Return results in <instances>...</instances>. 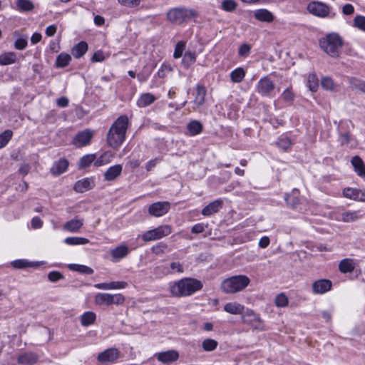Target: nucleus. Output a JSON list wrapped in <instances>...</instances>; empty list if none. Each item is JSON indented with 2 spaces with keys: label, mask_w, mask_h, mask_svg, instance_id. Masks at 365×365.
<instances>
[{
  "label": "nucleus",
  "mask_w": 365,
  "mask_h": 365,
  "mask_svg": "<svg viewBox=\"0 0 365 365\" xmlns=\"http://www.w3.org/2000/svg\"><path fill=\"white\" fill-rule=\"evenodd\" d=\"M129 119L127 115L119 116L109 128L106 141L109 147L118 150L125 140L126 132L128 128Z\"/></svg>",
  "instance_id": "obj_1"
},
{
  "label": "nucleus",
  "mask_w": 365,
  "mask_h": 365,
  "mask_svg": "<svg viewBox=\"0 0 365 365\" xmlns=\"http://www.w3.org/2000/svg\"><path fill=\"white\" fill-rule=\"evenodd\" d=\"M202 287V282L197 279L184 278L170 285V291L173 297H187L200 290Z\"/></svg>",
  "instance_id": "obj_2"
},
{
  "label": "nucleus",
  "mask_w": 365,
  "mask_h": 365,
  "mask_svg": "<svg viewBox=\"0 0 365 365\" xmlns=\"http://www.w3.org/2000/svg\"><path fill=\"white\" fill-rule=\"evenodd\" d=\"M250 283V279L243 274L235 275L224 279L220 285L225 294H235L244 290Z\"/></svg>",
  "instance_id": "obj_3"
},
{
  "label": "nucleus",
  "mask_w": 365,
  "mask_h": 365,
  "mask_svg": "<svg viewBox=\"0 0 365 365\" xmlns=\"http://www.w3.org/2000/svg\"><path fill=\"white\" fill-rule=\"evenodd\" d=\"M344 44L342 38L336 33L327 34L319 40L321 48L331 57H338Z\"/></svg>",
  "instance_id": "obj_4"
},
{
  "label": "nucleus",
  "mask_w": 365,
  "mask_h": 365,
  "mask_svg": "<svg viewBox=\"0 0 365 365\" xmlns=\"http://www.w3.org/2000/svg\"><path fill=\"white\" fill-rule=\"evenodd\" d=\"M197 11L186 7H175L170 9L167 13V19L173 24L181 25L192 18L197 17Z\"/></svg>",
  "instance_id": "obj_5"
},
{
  "label": "nucleus",
  "mask_w": 365,
  "mask_h": 365,
  "mask_svg": "<svg viewBox=\"0 0 365 365\" xmlns=\"http://www.w3.org/2000/svg\"><path fill=\"white\" fill-rule=\"evenodd\" d=\"M124 301L125 297L121 294L98 293L95 297V302L98 305H120L123 304Z\"/></svg>",
  "instance_id": "obj_6"
},
{
  "label": "nucleus",
  "mask_w": 365,
  "mask_h": 365,
  "mask_svg": "<svg viewBox=\"0 0 365 365\" xmlns=\"http://www.w3.org/2000/svg\"><path fill=\"white\" fill-rule=\"evenodd\" d=\"M171 227L169 225H161L155 229L148 230L143 234L142 239L144 242L159 240L171 233Z\"/></svg>",
  "instance_id": "obj_7"
},
{
  "label": "nucleus",
  "mask_w": 365,
  "mask_h": 365,
  "mask_svg": "<svg viewBox=\"0 0 365 365\" xmlns=\"http://www.w3.org/2000/svg\"><path fill=\"white\" fill-rule=\"evenodd\" d=\"M275 88V84L272 80L266 76L262 78L256 86V92L262 96L270 97Z\"/></svg>",
  "instance_id": "obj_8"
},
{
  "label": "nucleus",
  "mask_w": 365,
  "mask_h": 365,
  "mask_svg": "<svg viewBox=\"0 0 365 365\" xmlns=\"http://www.w3.org/2000/svg\"><path fill=\"white\" fill-rule=\"evenodd\" d=\"M121 356L117 348H108L98 354L97 360L103 365L115 363Z\"/></svg>",
  "instance_id": "obj_9"
},
{
  "label": "nucleus",
  "mask_w": 365,
  "mask_h": 365,
  "mask_svg": "<svg viewBox=\"0 0 365 365\" xmlns=\"http://www.w3.org/2000/svg\"><path fill=\"white\" fill-rule=\"evenodd\" d=\"M307 10L313 15L322 18L327 17L330 12L329 6L319 1L310 2L307 5Z\"/></svg>",
  "instance_id": "obj_10"
},
{
  "label": "nucleus",
  "mask_w": 365,
  "mask_h": 365,
  "mask_svg": "<svg viewBox=\"0 0 365 365\" xmlns=\"http://www.w3.org/2000/svg\"><path fill=\"white\" fill-rule=\"evenodd\" d=\"M170 208V203L167 201L157 202L148 207V213L154 217H161L165 215Z\"/></svg>",
  "instance_id": "obj_11"
},
{
  "label": "nucleus",
  "mask_w": 365,
  "mask_h": 365,
  "mask_svg": "<svg viewBox=\"0 0 365 365\" xmlns=\"http://www.w3.org/2000/svg\"><path fill=\"white\" fill-rule=\"evenodd\" d=\"M93 135V132L86 129L76 134L73 140V143L78 148L86 146L90 143Z\"/></svg>",
  "instance_id": "obj_12"
},
{
  "label": "nucleus",
  "mask_w": 365,
  "mask_h": 365,
  "mask_svg": "<svg viewBox=\"0 0 365 365\" xmlns=\"http://www.w3.org/2000/svg\"><path fill=\"white\" fill-rule=\"evenodd\" d=\"M242 320L245 323L252 326L255 329H262L259 316L251 309H247L246 313L242 315Z\"/></svg>",
  "instance_id": "obj_13"
},
{
  "label": "nucleus",
  "mask_w": 365,
  "mask_h": 365,
  "mask_svg": "<svg viewBox=\"0 0 365 365\" xmlns=\"http://www.w3.org/2000/svg\"><path fill=\"white\" fill-rule=\"evenodd\" d=\"M332 283L329 279H319L312 284V290L316 294H324L331 289Z\"/></svg>",
  "instance_id": "obj_14"
},
{
  "label": "nucleus",
  "mask_w": 365,
  "mask_h": 365,
  "mask_svg": "<svg viewBox=\"0 0 365 365\" xmlns=\"http://www.w3.org/2000/svg\"><path fill=\"white\" fill-rule=\"evenodd\" d=\"M343 195L347 198L365 201V192L359 189L350 187L345 188L343 190Z\"/></svg>",
  "instance_id": "obj_15"
},
{
  "label": "nucleus",
  "mask_w": 365,
  "mask_h": 365,
  "mask_svg": "<svg viewBox=\"0 0 365 365\" xmlns=\"http://www.w3.org/2000/svg\"><path fill=\"white\" fill-rule=\"evenodd\" d=\"M122 170L123 167L120 164L110 167L103 174L104 180L106 181L115 180L120 175Z\"/></svg>",
  "instance_id": "obj_16"
},
{
  "label": "nucleus",
  "mask_w": 365,
  "mask_h": 365,
  "mask_svg": "<svg viewBox=\"0 0 365 365\" xmlns=\"http://www.w3.org/2000/svg\"><path fill=\"white\" fill-rule=\"evenodd\" d=\"M254 17L262 22L272 23L274 19L273 14L266 9H260L254 11Z\"/></svg>",
  "instance_id": "obj_17"
},
{
  "label": "nucleus",
  "mask_w": 365,
  "mask_h": 365,
  "mask_svg": "<svg viewBox=\"0 0 365 365\" xmlns=\"http://www.w3.org/2000/svg\"><path fill=\"white\" fill-rule=\"evenodd\" d=\"M178 358L179 354L177 351L175 350H169L167 351L158 353L157 354L158 360L163 363L173 362L178 360Z\"/></svg>",
  "instance_id": "obj_18"
},
{
  "label": "nucleus",
  "mask_w": 365,
  "mask_h": 365,
  "mask_svg": "<svg viewBox=\"0 0 365 365\" xmlns=\"http://www.w3.org/2000/svg\"><path fill=\"white\" fill-rule=\"evenodd\" d=\"M222 206V200H216L210 204H208L207 206H205L202 210V215L204 216H210L214 213H216L219 211V210Z\"/></svg>",
  "instance_id": "obj_19"
},
{
  "label": "nucleus",
  "mask_w": 365,
  "mask_h": 365,
  "mask_svg": "<svg viewBox=\"0 0 365 365\" xmlns=\"http://www.w3.org/2000/svg\"><path fill=\"white\" fill-rule=\"evenodd\" d=\"M38 356L32 352L24 353L19 356L17 361L24 365H33L37 362Z\"/></svg>",
  "instance_id": "obj_20"
},
{
  "label": "nucleus",
  "mask_w": 365,
  "mask_h": 365,
  "mask_svg": "<svg viewBox=\"0 0 365 365\" xmlns=\"http://www.w3.org/2000/svg\"><path fill=\"white\" fill-rule=\"evenodd\" d=\"M68 166V162L65 158H61L55 162L51 168V173L53 175H59L64 173Z\"/></svg>",
  "instance_id": "obj_21"
},
{
  "label": "nucleus",
  "mask_w": 365,
  "mask_h": 365,
  "mask_svg": "<svg viewBox=\"0 0 365 365\" xmlns=\"http://www.w3.org/2000/svg\"><path fill=\"white\" fill-rule=\"evenodd\" d=\"M351 163L357 175L360 177H365V165L362 159L356 155L351 158Z\"/></svg>",
  "instance_id": "obj_22"
},
{
  "label": "nucleus",
  "mask_w": 365,
  "mask_h": 365,
  "mask_svg": "<svg viewBox=\"0 0 365 365\" xmlns=\"http://www.w3.org/2000/svg\"><path fill=\"white\" fill-rule=\"evenodd\" d=\"M83 225V220L75 218L66 222L63 225V230L71 232H77L81 228Z\"/></svg>",
  "instance_id": "obj_23"
},
{
  "label": "nucleus",
  "mask_w": 365,
  "mask_h": 365,
  "mask_svg": "<svg viewBox=\"0 0 365 365\" xmlns=\"http://www.w3.org/2000/svg\"><path fill=\"white\" fill-rule=\"evenodd\" d=\"M128 283L125 282H111L108 283H99L95 284V287L101 289H116L126 287Z\"/></svg>",
  "instance_id": "obj_24"
},
{
  "label": "nucleus",
  "mask_w": 365,
  "mask_h": 365,
  "mask_svg": "<svg viewBox=\"0 0 365 365\" xmlns=\"http://www.w3.org/2000/svg\"><path fill=\"white\" fill-rule=\"evenodd\" d=\"M224 310L232 314H242L245 307L237 302H228L225 304Z\"/></svg>",
  "instance_id": "obj_25"
},
{
  "label": "nucleus",
  "mask_w": 365,
  "mask_h": 365,
  "mask_svg": "<svg viewBox=\"0 0 365 365\" xmlns=\"http://www.w3.org/2000/svg\"><path fill=\"white\" fill-rule=\"evenodd\" d=\"M355 269V263L354 259L346 258L340 261L339 264V269L341 273L352 272Z\"/></svg>",
  "instance_id": "obj_26"
},
{
  "label": "nucleus",
  "mask_w": 365,
  "mask_h": 365,
  "mask_svg": "<svg viewBox=\"0 0 365 365\" xmlns=\"http://www.w3.org/2000/svg\"><path fill=\"white\" fill-rule=\"evenodd\" d=\"M195 90H196V95H195L193 102L197 107H200L205 103L206 90H205V88L201 85H197Z\"/></svg>",
  "instance_id": "obj_27"
},
{
  "label": "nucleus",
  "mask_w": 365,
  "mask_h": 365,
  "mask_svg": "<svg viewBox=\"0 0 365 365\" xmlns=\"http://www.w3.org/2000/svg\"><path fill=\"white\" fill-rule=\"evenodd\" d=\"M88 48V43L86 41H81L73 47L71 53L76 58H79L86 53Z\"/></svg>",
  "instance_id": "obj_28"
},
{
  "label": "nucleus",
  "mask_w": 365,
  "mask_h": 365,
  "mask_svg": "<svg viewBox=\"0 0 365 365\" xmlns=\"http://www.w3.org/2000/svg\"><path fill=\"white\" fill-rule=\"evenodd\" d=\"M156 98L154 95L150 93H143L140 96L139 99L138 100L137 105L140 107H146L150 104H152Z\"/></svg>",
  "instance_id": "obj_29"
},
{
  "label": "nucleus",
  "mask_w": 365,
  "mask_h": 365,
  "mask_svg": "<svg viewBox=\"0 0 365 365\" xmlns=\"http://www.w3.org/2000/svg\"><path fill=\"white\" fill-rule=\"evenodd\" d=\"M360 211H345L341 214V220L344 222H352L361 218Z\"/></svg>",
  "instance_id": "obj_30"
},
{
  "label": "nucleus",
  "mask_w": 365,
  "mask_h": 365,
  "mask_svg": "<svg viewBox=\"0 0 365 365\" xmlns=\"http://www.w3.org/2000/svg\"><path fill=\"white\" fill-rule=\"evenodd\" d=\"M91 188V181L88 178H85L77 181L73 187V189L77 192H83Z\"/></svg>",
  "instance_id": "obj_31"
},
{
  "label": "nucleus",
  "mask_w": 365,
  "mask_h": 365,
  "mask_svg": "<svg viewBox=\"0 0 365 365\" xmlns=\"http://www.w3.org/2000/svg\"><path fill=\"white\" fill-rule=\"evenodd\" d=\"M129 252L128 247L125 245H120L111 250L113 258L120 259L125 257Z\"/></svg>",
  "instance_id": "obj_32"
},
{
  "label": "nucleus",
  "mask_w": 365,
  "mask_h": 365,
  "mask_svg": "<svg viewBox=\"0 0 365 365\" xmlns=\"http://www.w3.org/2000/svg\"><path fill=\"white\" fill-rule=\"evenodd\" d=\"M16 55L14 52H6L0 55V65L6 66L14 63L16 61Z\"/></svg>",
  "instance_id": "obj_33"
},
{
  "label": "nucleus",
  "mask_w": 365,
  "mask_h": 365,
  "mask_svg": "<svg viewBox=\"0 0 365 365\" xmlns=\"http://www.w3.org/2000/svg\"><path fill=\"white\" fill-rule=\"evenodd\" d=\"M202 124L198 120H192L187 125V129L190 135H196L200 133L202 130Z\"/></svg>",
  "instance_id": "obj_34"
},
{
  "label": "nucleus",
  "mask_w": 365,
  "mask_h": 365,
  "mask_svg": "<svg viewBox=\"0 0 365 365\" xmlns=\"http://www.w3.org/2000/svg\"><path fill=\"white\" fill-rule=\"evenodd\" d=\"M299 190L294 189L291 194H287L285 195L284 199L287 203L294 208L299 203Z\"/></svg>",
  "instance_id": "obj_35"
},
{
  "label": "nucleus",
  "mask_w": 365,
  "mask_h": 365,
  "mask_svg": "<svg viewBox=\"0 0 365 365\" xmlns=\"http://www.w3.org/2000/svg\"><path fill=\"white\" fill-rule=\"evenodd\" d=\"M96 315L93 312H86L81 317V323L83 327H88L96 321Z\"/></svg>",
  "instance_id": "obj_36"
},
{
  "label": "nucleus",
  "mask_w": 365,
  "mask_h": 365,
  "mask_svg": "<svg viewBox=\"0 0 365 365\" xmlns=\"http://www.w3.org/2000/svg\"><path fill=\"white\" fill-rule=\"evenodd\" d=\"M17 9L24 12L31 11L34 9L33 2L30 0H17Z\"/></svg>",
  "instance_id": "obj_37"
},
{
  "label": "nucleus",
  "mask_w": 365,
  "mask_h": 365,
  "mask_svg": "<svg viewBox=\"0 0 365 365\" xmlns=\"http://www.w3.org/2000/svg\"><path fill=\"white\" fill-rule=\"evenodd\" d=\"M69 269L76 271L82 274H91L93 273V269L83 264H68Z\"/></svg>",
  "instance_id": "obj_38"
},
{
  "label": "nucleus",
  "mask_w": 365,
  "mask_h": 365,
  "mask_svg": "<svg viewBox=\"0 0 365 365\" xmlns=\"http://www.w3.org/2000/svg\"><path fill=\"white\" fill-rule=\"evenodd\" d=\"M71 60V57L69 54L61 53H60L56 61V66L58 68H63L68 65Z\"/></svg>",
  "instance_id": "obj_39"
},
{
  "label": "nucleus",
  "mask_w": 365,
  "mask_h": 365,
  "mask_svg": "<svg viewBox=\"0 0 365 365\" xmlns=\"http://www.w3.org/2000/svg\"><path fill=\"white\" fill-rule=\"evenodd\" d=\"M66 244L69 245H86L89 242L87 238L81 237H68L64 240Z\"/></svg>",
  "instance_id": "obj_40"
},
{
  "label": "nucleus",
  "mask_w": 365,
  "mask_h": 365,
  "mask_svg": "<svg viewBox=\"0 0 365 365\" xmlns=\"http://www.w3.org/2000/svg\"><path fill=\"white\" fill-rule=\"evenodd\" d=\"M245 72L242 68H237L230 73V78L234 83H240L245 78Z\"/></svg>",
  "instance_id": "obj_41"
},
{
  "label": "nucleus",
  "mask_w": 365,
  "mask_h": 365,
  "mask_svg": "<svg viewBox=\"0 0 365 365\" xmlns=\"http://www.w3.org/2000/svg\"><path fill=\"white\" fill-rule=\"evenodd\" d=\"M14 267L16 269H23L29 267L38 266L37 262H28L26 259H16L11 262Z\"/></svg>",
  "instance_id": "obj_42"
},
{
  "label": "nucleus",
  "mask_w": 365,
  "mask_h": 365,
  "mask_svg": "<svg viewBox=\"0 0 365 365\" xmlns=\"http://www.w3.org/2000/svg\"><path fill=\"white\" fill-rule=\"evenodd\" d=\"M218 345V342L212 339H206L202 342V348L205 351H212L215 350Z\"/></svg>",
  "instance_id": "obj_43"
},
{
  "label": "nucleus",
  "mask_w": 365,
  "mask_h": 365,
  "mask_svg": "<svg viewBox=\"0 0 365 365\" xmlns=\"http://www.w3.org/2000/svg\"><path fill=\"white\" fill-rule=\"evenodd\" d=\"M96 160V155L93 154L83 156L78 163L80 168H85L89 166Z\"/></svg>",
  "instance_id": "obj_44"
},
{
  "label": "nucleus",
  "mask_w": 365,
  "mask_h": 365,
  "mask_svg": "<svg viewBox=\"0 0 365 365\" xmlns=\"http://www.w3.org/2000/svg\"><path fill=\"white\" fill-rule=\"evenodd\" d=\"M308 87L312 92L317 91L319 87L318 78L314 73H310L308 76Z\"/></svg>",
  "instance_id": "obj_45"
},
{
  "label": "nucleus",
  "mask_w": 365,
  "mask_h": 365,
  "mask_svg": "<svg viewBox=\"0 0 365 365\" xmlns=\"http://www.w3.org/2000/svg\"><path fill=\"white\" fill-rule=\"evenodd\" d=\"M196 61V55L195 53L186 52L182 58V63L185 67L188 68Z\"/></svg>",
  "instance_id": "obj_46"
},
{
  "label": "nucleus",
  "mask_w": 365,
  "mask_h": 365,
  "mask_svg": "<svg viewBox=\"0 0 365 365\" xmlns=\"http://www.w3.org/2000/svg\"><path fill=\"white\" fill-rule=\"evenodd\" d=\"M13 133L11 130H6L0 134V148L4 147L12 138Z\"/></svg>",
  "instance_id": "obj_47"
},
{
  "label": "nucleus",
  "mask_w": 365,
  "mask_h": 365,
  "mask_svg": "<svg viewBox=\"0 0 365 365\" xmlns=\"http://www.w3.org/2000/svg\"><path fill=\"white\" fill-rule=\"evenodd\" d=\"M277 145L283 150H287L291 145V140L287 137H281L276 143Z\"/></svg>",
  "instance_id": "obj_48"
},
{
  "label": "nucleus",
  "mask_w": 365,
  "mask_h": 365,
  "mask_svg": "<svg viewBox=\"0 0 365 365\" xmlns=\"http://www.w3.org/2000/svg\"><path fill=\"white\" fill-rule=\"evenodd\" d=\"M237 4L233 0H224L222 2V9L228 12H232L235 10Z\"/></svg>",
  "instance_id": "obj_49"
},
{
  "label": "nucleus",
  "mask_w": 365,
  "mask_h": 365,
  "mask_svg": "<svg viewBox=\"0 0 365 365\" xmlns=\"http://www.w3.org/2000/svg\"><path fill=\"white\" fill-rule=\"evenodd\" d=\"M354 26L357 29L365 31V16L357 15L354 19Z\"/></svg>",
  "instance_id": "obj_50"
},
{
  "label": "nucleus",
  "mask_w": 365,
  "mask_h": 365,
  "mask_svg": "<svg viewBox=\"0 0 365 365\" xmlns=\"http://www.w3.org/2000/svg\"><path fill=\"white\" fill-rule=\"evenodd\" d=\"M185 48V43L184 41H179L177 43L175 47V51L173 53V57L175 58H178L182 56V53Z\"/></svg>",
  "instance_id": "obj_51"
},
{
  "label": "nucleus",
  "mask_w": 365,
  "mask_h": 365,
  "mask_svg": "<svg viewBox=\"0 0 365 365\" xmlns=\"http://www.w3.org/2000/svg\"><path fill=\"white\" fill-rule=\"evenodd\" d=\"M275 304L279 307H286L288 304L287 297L283 293L278 294L275 298Z\"/></svg>",
  "instance_id": "obj_52"
},
{
  "label": "nucleus",
  "mask_w": 365,
  "mask_h": 365,
  "mask_svg": "<svg viewBox=\"0 0 365 365\" xmlns=\"http://www.w3.org/2000/svg\"><path fill=\"white\" fill-rule=\"evenodd\" d=\"M281 97L284 101L287 103H292L294 100L295 96L292 89L288 88L283 91Z\"/></svg>",
  "instance_id": "obj_53"
},
{
  "label": "nucleus",
  "mask_w": 365,
  "mask_h": 365,
  "mask_svg": "<svg viewBox=\"0 0 365 365\" xmlns=\"http://www.w3.org/2000/svg\"><path fill=\"white\" fill-rule=\"evenodd\" d=\"M322 86L328 91H333L334 88V81L329 77H324L321 81Z\"/></svg>",
  "instance_id": "obj_54"
},
{
  "label": "nucleus",
  "mask_w": 365,
  "mask_h": 365,
  "mask_svg": "<svg viewBox=\"0 0 365 365\" xmlns=\"http://www.w3.org/2000/svg\"><path fill=\"white\" fill-rule=\"evenodd\" d=\"M350 83L355 88H357L365 93V81L359 80L355 78H351Z\"/></svg>",
  "instance_id": "obj_55"
},
{
  "label": "nucleus",
  "mask_w": 365,
  "mask_h": 365,
  "mask_svg": "<svg viewBox=\"0 0 365 365\" xmlns=\"http://www.w3.org/2000/svg\"><path fill=\"white\" fill-rule=\"evenodd\" d=\"M64 276L58 271H52L48 274V279L51 282H56L58 280L63 279Z\"/></svg>",
  "instance_id": "obj_56"
},
{
  "label": "nucleus",
  "mask_w": 365,
  "mask_h": 365,
  "mask_svg": "<svg viewBox=\"0 0 365 365\" xmlns=\"http://www.w3.org/2000/svg\"><path fill=\"white\" fill-rule=\"evenodd\" d=\"M141 0H118L122 6L133 8L140 5Z\"/></svg>",
  "instance_id": "obj_57"
},
{
  "label": "nucleus",
  "mask_w": 365,
  "mask_h": 365,
  "mask_svg": "<svg viewBox=\"0 0 365 365\" xmlns=\"http://www.w3.org/2000/svg\"><path fill=\"white\" fill-rule=\"evenodd\" d=\"M250 45L243 43L239 48L238 54L242 57H247L250 53Z\"/></svg>",
  "instance_id": "obj_58"
},
{
  "label": "nucleus",
  "mask_w": 365,
  "mask_h": 365,
  "mask_svg": "<svg viewBox=\"0 0 365 365\" xmlns=\"http://www.w3.org/2000/svg\"><path fill=\"white\" fill-rule=\"evenodd\" d=\"M27 46V41L26 38H19L16 40L14 47L18 50H23Z\"/></svg>",
  "instance_id": "obj_59"
},
{
  "label": "nucleus",
  "mask_w": 365,
  "mask_h": 365,
  "mask_svg": "<svg viewBox=\"0 0 365 365\" xmlns=\"http://www.w3.org/2000/svg\"><path fill=\"white\" fill-rule=\"evenodd\" d=\"M105 59L103 52L102 51H97L95 52L91 58L93 62H101Z\"/></svg>",
  "instance_id": "obj_60"
},
{
  "label": "nucleus",
  "mask_w": 365,
  "mask_h": 365,
  "mask_svg": "<svg viewBox=\"0 0 365 365\" xmlns=\"http://www.w3.org/2000/svg\"><path fill=\"white\" fill-rule=\"evenodd\" d=\"M205 226L202 223H198L195 225L192 229L191 232L195 234L202 233L205 231Z\"/></svg>",
  "instance_id": "obj_61"
},
{
  "label": "nucleus",
  "mask_w": 365,
  "mask_h": 365,
  "mask_svg": "<svg viewBox=\"0 0 365 365\" xmlns=\"http://www.w3.org/2000/svg\"><path fill=\"white\" fill-rule=\"evenodd\" d=\"M342 12L345 15H351L354 12V8L351 4H346L343 6Z\"/></svg>",
  "instance_id": "obj_62"
},
{
  "label": "nucleus",
  "mask_w": 365,
  "mask_h": 365,
  "mask_svg": "<svg viewBox=\"0 0 365 365\" xmlns=\"http://www.w3.org/2000/svg\"><path fill=\"white\" fill-rule=\"evenodd\" d=\"M31 227L38 229L42 227L43 222L38 217H35L31 220Z\"/></svg>",
  "instance_id": "obj_63"
},
{
  "label": "nucleus",
  "mask_w": 365,
  "mask_h": 365,
  "mask_svg": "<svg viewBox=\"0 0 365 365\" xmlns=\"http://www.w3.org/2000/svg\"><path fill=\"white\" fill-rule=\"evenodd\" d=\"M160 159L159 158H155L146 163L145 169L147 171H150L154 167H155L158 162H159Z\"/></svg>",
  "instance_id": "obj_64"
}]
</instances>
